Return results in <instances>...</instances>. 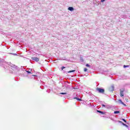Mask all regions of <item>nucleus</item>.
Here are the masks:
<instances>
[{
  "label": "nucleus",
  "instance_id": "f257e3e1",
  "mask_svg": "<svg viewBox=\"0 0 130 130\" xmlns=\"http://www.w3.org/2000/svg\"><path fill=\"white\" fill-rule=\"evenodd\" d=\"M96 91H98L99 93H100L101 94H104V92H105V90L104 89L101 88H96Z\"/></svg>",
  "mask_w": 130,
  "mask_h": 130
},
{
  "label": "nucleus",
  "instance_id": "f03ea898",
  "mask_svg": "<svg viewBox=\"0 0 130 130\" xmlns=\"http://www.w3.org/2000/svg\"><path fill=\"white\" fill-rule=\"evenodd\" d=\"M109 91H110V92H113V91H114V85H112L109 88Z\"/></svg>",
  "mask_w": 130,
  "mask_h": 130
},
{
  "label": "nucleus",
  "instance_id": "7ed1b4c3",
  "mask_svg": "<svg viewBox=\"0 0 130 130\" xmlns=\"http://www.w3.org/2000/svg\"><path fill=\"white\" fill-rule=\"evenodd\" d=\"M31 59L35 61H39V58L38 57H31Z\"/></svg>",
  "mask_w": 130,
  "mask_h": 130
},
{
  "label": "nucleus",
  "instance_id": "20e7f679",
  "mask_svg": "<svg viewBox=\"0 0 130 130\" xmlns=\"http://www.w3.org/2000/svg\"><path fill=\"white\" fill-rule=\"evenodd\" d=\"M118 102L120 104H122V105H123L124 106H126V105L122 102V101H121V100H118Z\"/></svg>",
  "mask_w": 130,
  "mask_h": 130
},
{
  "label": "nucleus",
  "instance_id": "39448f33",
  "mask_svg": "<svg viewBox=\"0 0 130 130\" xmlns=\"http://www.w3.org/2000/svg\"><path fill=\"white\" fill-rule=\"evenodd\" d=\"M123 96H124L123 94V90H121V89H120V97H123Z\"/></svg>",
  "mask_w": 130,
  "mask_h": 130
},
{
  "label": "nucleus",
  "instance_id": "423d86ee",
  "mask_svg": "<svg viewBox=\"0 0 130 130\" xmlns=\"http://www.w3.org/2000/svg\"><path fill=\"white\" fill-rule=\"evenodd\" d=\"M96 112H99V113H101V114H105V113L104 112L98 110H96Z\"/></svg>",
  "mask_w": 130,
  "mask_h": 130
},
{
  "label": "nucleus",
  "instance_id": "0eeeda50",
  "mask_svg": "<svg viewBox=\"0 0 130 130\" xmlns=\"http://www.w3.org/2000/svg\"><path fill=\"white\" fill-rule=\"evenodd\" d=\"M68 10L69 11H71L72 12V11H74V9L73 7H69Z\"/></svg>",
  "mask_w": 130,
  "mask_h": 130
},
{
  "label": "nucleus",
  "instance_id": "6e6552de",
  "mask_svg": "<svg viewBox=\"0 0 130 130\" xmlns=\"http://www.w3.org/2000/svg\"><path fill=\"white\" fill-rule=\"evenodd\" d=\"M73 99H76V100H78V101H82V100L81 99H79L77 97L74 98Z\"/></svg>",
  "mask_w": 130,
  "mask_h": 130
},
{
  "label": "nucleus",
  "instance_id": "1a4fd4ad",
  "mask_svg": "<svg viewBox=\"0 0 130 130\" xmlns=\"http://www.w3.org/2000/svg\"><path fill=\"white\" fill-rule=\"evenodd\" d=\"M59 94H61V95H66V96H68V93H66V92H61Z\"/></svg>",
  "mask_w": 130,
  "mask_h": 130
},
{
  "label": "nucleus",
  "instance_id": "9d476101",
  "mask_svg": "<svg viewBox=\"0 0 130 130\" xmlns=\"http://www.w3.org/2000/svg\"><path fill=\"white\" fill-rule=\"evenodd\" d=\"M114 113V114H118V113H120V112L119 111H115Z\"/></svg>",
  "mask_w": 130,
  "mask_h": 130
},
{
  "label": "nucleus",
  "instance_id": "9b49d317",
  "mask_svg": "<svg viewBox=\"0 0 130 130\" xmlns=\"http://www.w3.org/2000/svg\"><path fill=\"white\" fill-rule=\"evenodd\" d=\"M102 107H106V108H108V106H107V105L106 106L104 104H102Z\"/></svg>",
  "mask_w": 130,
  "mask_h": 130
},
{
  "label": "nucleus",
  "instance_id": "f8f14e48",
  "mask_svg": "<svg viewBox=\"0 0 130 130\" xmlns=\"http://www.w3.org/2000/svg\"><path fill=\"white\" fill-rule=\"evenodd\" d=\"M122 125H124V126H125L126 127H127V128H128V125L124 124V123H122Z\"/></svg>",
  "mask_w": 130,
  "mask_h": 130
},
{
  "label": "nucleus",
  "instance_id": "ddd939ff",
  "mask_svg": "<svg viewBox=\"0 0 130 130\" xmlns=\"http://www.w3.org/2000/svg\"><path fill=\"white\" fill-rule=\"evenodd\" d=\"M12 68H14V69H17V66L13 64L12 66Z\"/></svg>",
  "mask_w": 130,
  "mask_h": 130
},
{
  "label": "nucleus",
  "instance_id": "4468645a",
  "mask_svg": "<svg viewBox=\"0 0 130 130\" xmlns=\"http://www.w3.org/2000/svg\"><path fill=\"white\" fill-rule=\"evenodd\" d=\"M76 72V70H72V71H70L69 72H68V73H74Z\"/></svg>",
  "mask_w": 130,
  "mask_h": 130
},
{
  "label": "nucleus",
  "instance_id": "2eb2a0df",
  "mask_svg": "<svg viewBox=\"0 0 130 130\" xmlns=\"http://www.w3.org/2000/svg\"><path fill=\"white\" fill-rule=\"evenodd\" d=\"M128 67H129V66L128 65H124L123 66V68H128Z\"/></svg>",
  "mask_w": 130,
  "mask_h": 130
},
{
  "label": "nucleus",
  "instance_id": "dca6fc26",
  "mask_svg": "<svg viewBox=\"0 0 130 130\" xmlns=\"http://www.w3.org/2000/svg\"><path fill=\"white\" fill-rule=\"evenodd\" d=\"M63 69H66V67H62L61 68V70L62 71V70H63Z\"/></svg>",
  "mask_w": 130,
  "mask_h": 130
},
{
  "label": "nucleus",
  "instance_id": "f3484780",
  "mask_svg": "<svg viewBox=\"0 0 130 130\" xmlns=\"http://www.w3.org/2000/svg\"><path fill=\"white\" fill-rule=\"evenodd\" d=\"M122 120H123V121H124V122H125L126 123V120L124 119H122Z\"/></svg>",
  "mask_w": 130,
  "mask_h": 130
},
{
  "label": "nucleus",
  "instance_id": "a211bd4d",
  "mask_svg": "<svg viewBox=\"0 0 130 130\" xmlns=\"http://www.w3.org/2000/svg\"><path fill=\"white\" fill-rule=\"evenodd\" d=\"M86 67H87L88 68H90V65L89 64H86Z\"/></svg>",
  "mask_w": 130,
  "mask_h": 130
},
{
  "label": "nucleus",
  "instance_id": "6ab92c4d",
  "mask_svg": "<svg viewBox=\"0 0 130 130\" xmlns=\"http://www.w3.org/2000/svg\"><path fill=\"white\" fill-rule=\"evenodd\" d=\"M87 71H88V70L87 69V68H84V72H87Z\"/></svg>",
  "mask_w": 130,
  "mask_h": 130
},
{
  "label": "nucleus",
  "instance_id": "aec40b11",
  "mask_svg": "<svg viewBox=\"0 0 130 130\" xmlns=\"http://www.w3.org/2000/svg\"><path fill=\"white\" fill-rule=\"evenodd\" d=\"M101 3H104L105 2V0H101Z\"/></svg>",
  "mask_w": 130,
  "mask_h": 130
},
{
  "label": "nucleus",
  "instance_id": "412c9836",
  "mask_svg": "<svg viewBox=\"0 0 130 130\" xmlns=\"http://www.w3.org/2000/svg\"><path fill=\"white\" fill-rule=\"evenodd\" d=\"M80 60H81L82 61H84V60L83 59V58H82V57H81V58H80Z\"/></svg>",
  "mask_w": 130,
  "mask_h": 130
},
{
  "label": "nucleus",
  "instance_id": "4be33fe9",
  "mask_svg": "<svg viewBox=\"0 0 130 130\" xmlns=\"http://www.w3.org/2000/svg\"><path fill=\"white\" fill-rule=\"evenodd\" d=\"M26 73H27L28 74H31V72L30 71H26Z\"/></svg>",
  "mask_w": 130,
  "mask_h": 130
},
{
  "label": "nucleus",
  "instance_id": "5701e85b",
  "mask_svg": "<svg viewBox=\"0 0 130 130\" xmlns=\"http://www.w3.org/2000/svg\"><path fill=\"white\" fill-rule=\"evenodd\" d=\"M118 122H119L120 123H122H122H123V122H122L121 121H118Z\"/></svg>",
  "mask_w": 130,
  "mask_h": 130
},
{
  "label": "nucleus",
  "instance_id": "b1692460",
  "mask_svg": "<svg viewBox=\"0 0 130 130\" xmlns=\"http://www.w3.org/2000/svg\"><path fill=\"white\" fill-rule=\"evenodd\" d=\"M13 55H17V54H16V53H13L12 54Z\"/></svg>",
  "mask_w": 130,
  "mask_h": 130
}]
</instances>
